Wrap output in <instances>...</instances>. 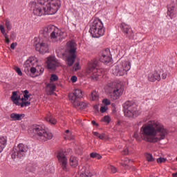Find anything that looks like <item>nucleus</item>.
<instances>
[{"instance_id":"obj_1","label":"nucleus","mask_w":177,"mask_h":177,"mask_svg":"<svg viewBox=\"0 0 177 177\" xmlns=\"http://www.w3.org/2000/svg\"><path fill=\"white\" fill-rule=\"evenodd\" d=\"M168 135V130L158 121L151 120L140 128V136L149 143H157L164 140Z\"/></svg>"},{"instance_id":"obj_2","label":"nucleus","mask_w":177,"mask_h":177,"mask_svg":"<svg viewBox=\"0 0 177 177\" xmlns=\"http://www.w3.org/2000/svg\"><path fill=\"white\" fill-rule=\"evenodd\" d=\"M29 6L32 10L35 16H46L55 15L62 6L60 0H45L44 3L32 1L29 3Z\"/></svg>"},{"instance_id":"obj_3","label":"nucleus","mask_w":177,"mask_h":177,"mask_svg":"<svg viewBox=\"0 0 177 177\" xmlns=\"http://www.w3.org/2000/svg\"><path fill=\"white\" fill-rule=\"evenodd\" d=\"M29 133L40 142H46V140H49L53 138L52 133L46 131L44 125H32L29 129Z\"/></svg>"},{"instance_id":"obj_4","label":"nucleus","mask_w":177,"mask_h":177,"mask_svg":"<svg viewBox=\"0 0 177 177\" xmlns=\"http://www.w3.org/2000/svg\"><path fill=\"white\" fill-rule=\"evenodd\" d=\"M106 93L109 95L111 100H118L124 93V86L121 83H109L104 88Z\"/></svg>"},{"instance_id":"obj_5","label":"nucleus","mask_w":177,"mask_h":177,"mask_svg":"<svg viewBox=\"0 0 177 177\" xmlns=\"http://www.w3.org/2000/svg\"><path fill=\"white\" fill-rule=\"evenodd\" d=\"M41 34L46 38H48V36L50 34V39L53 42H57L64 39L65 35L64 32L60 30L57 27L50 25L41 30Z\"/></svg>"},{"instance_id":"obj_6","label":"nucleus","mask_w":177,"mask_h":177,"mask_svg":"<svg viewBox=\"0 0 177 177\" xmlns=\"http://www.w3.org/2000/svg\"><path fill=\"white\" fill-rule=\"evenodd\" d=\"M77 52V43L74 41H69L66 45V53H68L69 55H64L63 57L65 58V62L69 67H71L74 62H75V58L77 55H75Z\"/></svg>"},{"instance_id":"obj_7","label":"nucleus","mask_w":177,"mask_h":177,"mask_svg":"<svg viewBox=\"0 0 177 177\" xmlns=\"http://www.w3.org/2000/svg\"><path fill=\"white\" fill-rule=\"evenodd\" d=\"M89 32L93 38H100L106 32L103 22L98 18H95L89 29Z\"/></svg>"},{"instance_id":"obj_8","label":"nucleus","mask_w":177,"mask_h":177,"mask_svg":"<svg viewBox=\"0 0 177 177\" xmlns=\"http://www.w3.org/2000/svg\"><path fill=\"white\" fill-rule=\"evenodd\" d=\"M86 74L94 81H97L102 75V69H99V61L94 60L88 62L86 69Z\"/></svg>"},{"instance_id":"obj_9","label":"nucleus","mask_w":177,"mask_h":177,"mask_svg":"<svg viewBox=\"0 0 177 177\" xmlns=\"http://www.w3.org/2000/svg\"><path fill=\"white\" fill-rule=\"evenodd\" d=\"M131 70V62L127 60L119 61L113 68L114 75L121 77L125 75Z\"/></svg>"},{"instance_id":"obj_10","label":"nucleus","mask_w":177,"mask_h":177,"mask_svg":"<svg viewBox=\"0 0 177 177\" xmlns=\"http://www.w3.org/2000/svg\"><path fill=\"white\" fill-rule=\"evenodd\" d=\"M123 107L125 117L132 118V117H138L140 114V112L138 110V106L132 102L127 101Z\"/></svg>"},{"instance_id":"obj_11","label":"nucleus","mask_w":177,"mask_h":177,"mask_svg":"<svg viewBox=\"0 0 177 177\" xmlns=\"http://www.w3.org/2000/svg\"><path fill=\"white\" fill-rule=\"evenodd\" d=\"M28 151V147L23 143H20L16 148L13 149L11 154L12 159L24 158Z\"/></svg>"},{"instance_id":"obj_12","label":"nucleus","mask_w":177,"mask_h":177,"mask_svg":"<svg viewBox=\"0 0 177 177\" xmlns=\"http://www.w3.org/2000/svg\"><path fill=\"white\" fill-rule=\"evenodd\" d=\"M35 49L41 55L49 53V45L48 44V38L41 35L39 38V41L36 43Z\"/></svg>"},{"instance_id":"obj_13","label":"nucleus","mask_w":177,"mask_h":177,"mask_svg":"<svg viewBox=\"0 0 177 177\" xmlns=\"http://www.w3.org/2000/svg\"><path fill=\"white\" fill-rule=\"evenodd\" d=\"M38 63V59L35 57H29L24 63V71L27 75L30 76L31 74V68H34V66H35Z\"/></svg>"},{"instance_id":"obj_14","label":"nucleus","mask_w":177,"mask_h":177,"mask_svg":"<svg viewBox=\"0 0 177 177\" xmlns=\"http://www.w3.org/2000/svg\"><path fill=\"white\" fill-rule=\"evenodd\" d=\"M120 28L122 32H123L127 38H129V39H133L135 34L133 33V30H132V28H131V26L125 23H122Z\"/></svg>"},{"instance_id":"obj_15","label":"nucleus","mask_w":177,"mask_h":177,"mask_svg":"<svg viewBox=\"0 0 177 177\" xmlns=\"http://www.w3.org/2000/svg\"><path fill=\"white\" fill-rule=\"evenodd\" d=\"M100 61L104 64H109L111 62V53L110 49L106 48L100 53Z\"/></svg>"},{"instance_id":"obj_16","label":"nucleus","mask_w":177,"mask_h":177,"mask_svg":"<svg viewBox=\"0 0 177 177\" xmlns=\"http://www.w3.org/2000/svg\"><path fill=\"white\" fill-rule=\"evenodd\" d=\"M35 67L32 68L31 73L29 75V77H31L32 78H35V77H38V75H41V74H44V69L42 68V66L38 65V63L35 65Z\"/></svg>"},{"instance_id":"obj_17","label":"nucleus","mask_w":177,"mask_h":177,"mask_svg":"<svg viewBox=\"0 0 177 177\" xmlns=\"http://www.w3.org/2000/svg\"><path fill=\"white\" fill-rule=\"evenodd\" d=\"M47 67L49 70H54L57 66H59V61L53 56H49L47 58Z\"/></svg>"},{"instance_id":"obj_18","label":"nucleus","mask_w":177,"mask_h":177,"mask_svg":"<svg viewBox=\"0 0 177 177\" xmlns=\"http://www.w3.org/2000/svg\"><path fill=\"white\" fill-rule=\"evenodd\" d=\"M71 103L77 109V110H84L86 109L88 104L84 102H80L78 100L71 97Z\"/></svg>"},{"instance_id":"obj_19","label":"nucleus","mask_w":177,"mask_h":177,"mask_svg":"<svg viewBox=\"0 0 177 177\" xmlns=\"http://www.w3.org/2000/svg\"><path fill=\"white\" fill-rule=\"evenodd\" d=\"M30 96H31V94L28 90L24 91V96L21 99V107H27V106H30V104H31V103L28 101Z\"/></svg>"},{"instance_id":"obj_20","label":"nucleus","mask_w":177,"mask_h":177,"mask_svg":"<svg viewBox=\"0 0 177 177\" xmlns=\"http://www.w3.org/2000/svg\"><path fill=\"white\" fill-rule=\"evenodd\" d=\"M57 157L59 162H60V164L62 165V169L64 171H67V158H66L64 153L60 151L58 153Z\"/></svg>"},{"instance_id":"obj_21","label":"nucleus","mask_w":177,"mask_h":177,"mask_svg":"<svg viewBox=\"0 0 177 177\" xmlns=\"http://www.w3.org/2000/svg\"><path fill=\"white\" fill-rule=\"evenodd\" d=\"M84 95H82V91L80 88H75L72 94L69 95V100L71 102V97L78 100V99L82 98Z\"/></svg>"},{"instance_id":"obj_22","label":"nucleus","mask_w":177,"mask_h":177,"mask_svg":"<svg viewBox=\"0 0 177 177\" xmlns=\"http://www.w3.org/2000/svg\"><path fill=\"white\" fill-rule=\"evenodd\" d=\"M148 80L150 82H156V81H161V76L158 73L154 71L148 75Z\"/></svg>"},{"instance_id":"obj_23","label":"nucleus","mask_w":177,"mask_h":177,"mask_svg":"<svg viewBox=\"0 0 177 177\" xmlns=\"http://www.w3.org/2000/svg\"><path fill=\"white\" fill-rule=\"evenodd\" d=\"M10 99L14 104L16 106H20L21 107V102H20V95H19L17 91L12 92Z\"/></svg>"},{"instance_id":"obj_24","label":"nucleus","mask_w":177,"mask_h":177,"mask_svg":"<svg viewBox=\"0 0 177 177\" xmlns=\"http://www.w3.org/2000/svg\"><path fill=\"white\" fill-rule=\"evenodd\" d=\"M79 174L80 177H90L92 176V174L89 171V169L85 167L80 166L79 167Z\"/></svg>"},{"instance_id":"obj_25","label":"nucleus","mask_w":177,"mask_h":177,"mask_svg":"<svg viewBox=\"0 0 177 177\" xmlns=\"http://www.w3.org/2000/svg\"><path fill=\"white\" fill-rule=\"evenodd\" d=\"M25 115L23 113H12L10 115V118L11 121H21L23 118H24Z\"/></svg>"},{"instance_id":"obj_26","label":"nucleus","mask_w":177,"mask_h":177,"mask_svg":"<svg viewBox=\"0 0 177 177\" xmlns=\"http://www.w3.org/2000/svg\"><path fill=\"white\" fill-rule=\"evenodd\" d=\"M89 98L92 102H97L99 100V93L96 91H93L90 94Z\"/></svg>"},{"instance_id":"obj_27","label":"nucleus","mask_w":177,"mask_h":177,"mask_svg":"<svg viewBox=\"0 0 177 177\" xmlns=\"http://www.w3.org/2000/svg\"><path fill=\"white\" fill-rule=\"evenodd\" d=\"M7 145L8 138L6 136H0V146L5 149Z\"/></svg>"},{"instance_id":"obj_28","label":"nucleus","mask_w":177,"mask_h":177,"mask_svg":"<svg viewBox=\"0 0 177 177\" xmlns=\"http://www.w3.org/2000/svg\"><path fill=\"white\" fill-rule=\"evenodd\" d=\"M70 165L73 168H75L78 165V158L75 156H71L70 158Z\"/></svg>"},{"instance_id":"obj_29","label":"nucleus","mask_w":177,"mask_h":177,"mask_svg":"<svg viewBox=\"0 0 177 177\" xmlns=\"http://www.w3.org/2000/svg\"><path fill=\"white\" fill-rule=\"evenodd\" d=\"M167 16L170 17V19H174L175 17V8L174 7H169L167 8Z\"/></svg>"},{"instance_id":"obj_30","label":"nucleus","mask_w":177,"mask_h":177,"mask_svg":"<svg viewBox=\"0 0 177 177\" xmlns=\"http://www.w3.org/2000/svg\"><path fill=\"white\" fill-rule=\"evenodd\" d=\"M46 121H47V122H50L51 125H56V124H57V120H56V118H53V116L46 118Z\"/></svg>"},{"instance_id":"obj_31","label":"nucleus","mask_w":177,"mask_h":177,"mask_svg":"<svg viewBox=\"0 0 177 177\" xmlns=\"http://www.w3.org/2000/svg\"><path fill=\"white\" fill-rule=\"evenodd\" d=\"M93 133L94 136H96L97 138H98V139H100L101 140H104L106 139V134H104V133L100 134L98 132L93 131Z\"/></svg>"},{"instance_id":"obj_32","label":"nucleus","mask_w":177,"mask_h":177,"mask_svg":"<svg viewBox=\"0 0 177 177\" xmlns=\"http://www.w3.org/2000/svg\"><path fill=\"white\" fill-rule=\"evenodd\" d=\"M5 26L8 30V31H10L12 30V22L9 19L5 20Z\"/></svg>"},{"instance_id":"obj_33","label":"nucleus","mask_w":177,"mask_h":177,"mask_svg":"<svg viewBox=\"0 0 177 177\" xmlns=\"http://www.w3.org/2000/svg\"><path fill=\"white\" fill-rule=\"evenodd\" d=\"M48 89L50 91V93L56 91V86L54 84L50 83L47 85Z\"/></svg>"},{"instance_id":"obj_34","label":"nucleus","mask_w":177,"mask_h":177,"mask_svg":"<svg viewBox=\"0 0 177 177\" xmlns=\"http://www.w3.org/2000/svg\"><path fill=\"white\" fill-rule=\"evenodd\" d=\"M101 121L102 122H105L106 124H110V122L111 121V118L109 115H105L102 118Z\"/></svg>"},{"instance_id":"obj_35","label":"nucleus","mask_w":177,"mask_h":177,"mask_svg":"<svg viewBox=\"0 0 177 177\" xmlns=\"http://www.w3.org/2000/svg\"><path fill=\"white\" fill-rule=\"evenodd\" d=\"M90 157L91 158H97V160H100L102 158V156H100V154L95 152L90 153Z\"/></svg>"},{"instance_id":"obj_36","label":"nucleus","mask_w":177,"mask_h":177,"mask_svg":"<svg viewBox=\"0 0 177 177\" xmlns=\"http://www.w3.org/2000/svg\"><path fill=\"white\" fill-rule=\"evenodd\" d=\"M73 71H78V70H81V66L80 65V62H76L73 68Z\"/></svg>"},{"instance_id":"obj_37","label":"nucleus","mask_w":177,"mask_h":177,"mask_svg":"<svg viewBox=\"0 0 177 177\" xmlns=\"http://www.w3.org/2000/svg\"><path fill=\"white\" fill-rule=\"evenodd\" d=\"M146 158L149 162H151L154 161V158H153V155H151L150 153L146 154Z\"/></svg>"},{"instance_id":"obj_38","label":"nucleus","mask_w":177,"mask_h":177,"mask_svg":"<svg viewBox=\"0 0 177 177\" xmlns=\"http://www.w3.org/2000/svg\"><path fill=\"white\" fill-rule=\"evenodd\" d=\"M14 70L15 71H16L18 75H19V77H21V75H23V73L21 72V70L20 69V68L17 66H14Z\"/></svg>"},{"instance_id":"obj_39","label":"nucleus","mask_w":177,"mask_h":177,"mask_svg":"<svg viewBox=\"0 0 177 177\" xmlns=\"http://www.w3.org/2000/svg\"><path fill=\"white\" fill-rule=\"evenodd\" d=\"M57 80H59V77H57L55 74L51 75L50 78V82H55L57 81Z\"/></svg>"},{"instance_id":"obj_40","label":"nucleus","mask_w":177,"mask_h":177,"mask_svg":"<svg viewBox=\"0 0 177 177\" xmlns=\"http://www.w3.org/2000/svg\"><path fill=\"white\" fill-rule=\"evenodd\" d=\"M109 110V107L106 105L102 106L100 107V113H106Z\"/></svg>"},{"instance_id":"obj_41","label":"nucleus","mask_w":177,"mask_h":177,"mask_svg":"<svg viewBox=\"0 0 177 177\" xmlns=\"http://www.w3.org/2000/svg\"><path fill=\"white\" fill-rule=\"evenodd\" d=\"M102 103L105 104V106H110V104H111V102L107 98L104 99Z\"/></svg>"},{"instance_id":"obj_42","label":"nucleus","mask_w":177,"mask_h":177,"mask_svg":"<svg viewBox=\"0 0 177 177\" xmlns=\"http://www.w3.org/2000/svg\"><path fill=\"white\" fill-rule=\"evenodd\" d=\"M0 31L3 34V35H8V34H6V32L5 31V27H3V25L0 26Z\"/></svg>"},{"instance_id":"obj_43","label":"nucleus","mask_w":177,"mask_h":177,"mask_svg":"<svg viewBox=\"0 0 177 177\" xmlns=\"http://www.w3.org/2000/svg\"><path fill=\"white\" fill-rule=\"evenodd\" d=\"M165 161H167V159H165L164 158H159L157 159V162H158V164L165 162Z\"/></svg>"},{"instance_id":"obj_44","label":"nucleus","mask_w":177,"mask_h":177,"mask_svg":"<svg viewBox=\"0 0 177 177\" xmlns=\"http://www.w3.org/2000/svg\"><path fill=\"white\" fill-rule=\"evenodd\" d=\"M77 76H72L71 78V81L73 83L77 82Z\"/></svg>"},{"instance_id":"obj_45","label":"nucleus","mask_w":177,"mask_h":177,"mask_svg":"<svg viewBox=\"0 0 177 177\" xmlns=\"http://www.w3.org/2000/svg\"><path fill=\"white\" fill-rule=\"evenodd\" d=\"M4 38H5V42L6 44H9V42H10V41L9 40V37L8 36V35H5Z\"/></svg>"},{"instance_id":"obj_46","label":"nucleus","mask_w":177,"mask_h":177,"mask_svg":"<svg viewBox=\"0 0 177 177\" xmlns=\"http://www.w3.org/2000/svg\"><path fill=\"white\" fill-rule=\"evenodd\" d=\"M110 168H111V171L113 174H115V172H117V169L115 167L111 166Z\"/></svg>"},{"instance_id":"obj_47","label":"nucleus","mask_w":177,"mask_h":177,"mask_svg":"<svg viewBox=\"0 0 177 177\" xmlns=\"http://www.w3.org/2000/svg\"><path fill=\"white\" fill-rule=\"evenodd\" d=\"M16 46H17V43H12L10 45V48H11V49H12V50H14V49H15Z\"/></svg>"},{"instance_id":"obj_48","label":"nucleus","mask_w":177,"mask_h":177,"mask_svg":"<svg viewBox=\"0 0 177 177\" xmlns=\"http://www.w3.org/2000/svg\"><path fill=\"white\" fill-rule=\"evenodd\" d=\"M122 153V154L127 155V154H129V151L128 150V149L126 148L123 150V151Z\"/></svg>"},{"instance_id":"obj_49","label":"nucleus","mask_w":177,"mask_h":177,"mask_svg":"<svg viewBox=\"0 0 177 177\" xmlns=\"http://www.w3.org/2000/svg\"><path fill=\"white\" fill-rule=\"evenodd\" d=\"M129 161H131V160H129V159L125 158V159H124V165H128V163L129 162Z\"/></svg>"},{"instance_id":"obj_50","label":"nucleus","mask_w":177,"mask_h":177,"mask_svg":"<svg viewBox=\"0 0 177 177\" xmlns=\"http://www.w3.org/2000/svg\"><path fill=\"white\" fill-rule=\"evenodd\" d=\"M167 78V73H164L162 74V79L165 80Z\"/></svg>"},{"instance_id":"obj_51","label":"nucleus","mask_w":177,"mask_h":177,"mask_svg":"<svg viewBox=\"0 0 177 177\" xmlns=\"http://www.w3.org/2000/svg\"><path fill=\"white\" fill-rule=\"evenodd\" d=\"M91 124H93V125H95V127H99V124L97 123H96V122H95V120H92Z\"/></svg>"},{"instance_id":"obj_52","label":"nucleus","mask_w":177,"mask_h":177,"mask_svg":"<svg viewBox=\"0 0 177 177\" xmlns=\"http://www.w3.org/2000/svg\"><path fill=\"white\" fill-rule=\"evenodd\" d=\"M117 127H120V125H121V122L120 121H118L116 123Z\"/></svg>"},{"instance_id":"obj_53","label":"nucleus","mask_w":177,"mask_h":177,"mask_svg":"<svg viewBox=\"0 0 177 177\" xmlns=\"http://www.w3.org/2000/svg\"><path fill=\"white\" fill-rule=\"evenodd\" d=\"M3 149L1 146H0V153H2V151H3Z\"/></svg>"},{"instance_id":"obj_54","label":"nucleus","mask_w":177,"mask_h":177,"mask_svg":"<svg viewBox=\"0 0 177 177\" xmlns=\"http://www.w3.org/2000/svg\"><path fill=\"white\" fill-rule=\"evenodd\" d=\"M172 177H177V172L172 174Z\"/></svg>"},{"instance_id":"obj_55","label":"nucleus","mask_w":177,"mask_h":177,"mask_svg":"<svg viewBox=\"0 0 177 177\" xmlns=\"http://www.w3.org/2000/svg\"><path fill=\"white\" fill-rule=\"evenodd\" d=\"M134 138H136L138 140V133H134Z\"/></svg>"},{"instance_id":"obj_56","label":"nucleus","mask_w":177,"mask_h":177,"mask_svg":"<svg viewBox=\"0 0 177 177\" xmlns=\"http://www.w3.org/2000/svg\"><path fill=\"white\" fill-rule=\"evenodd\" d=\"M94 109H99V106L97 105H95V106H94Z\"/></svg>"},{"instance_id":"obj_57","label":"nucleus","mask_w":177,"mask_h":177,"mask_svg":"<svg viewBox=\"0 0 177 177\" xmlns=\"http://www.w3.org/2000/svg\"><path fill=\"white\" fill-rule=\"evenodd\" d=\"M66 133H70V130H66Z\"/></svg>"},{"instance_id":"obj_58","label":"nucleus","mask_w":177,"mask_h":177,"mask_svg":"<svg viewBox=\"0 0 177 177\" xmlns=\"http://www.w3.org/2000/svg\"><path fill=\"white\" fill-rule=\"evenodd\" d=\"M35 41H38V38H35Z\"/></svg>"}]
</instances>
